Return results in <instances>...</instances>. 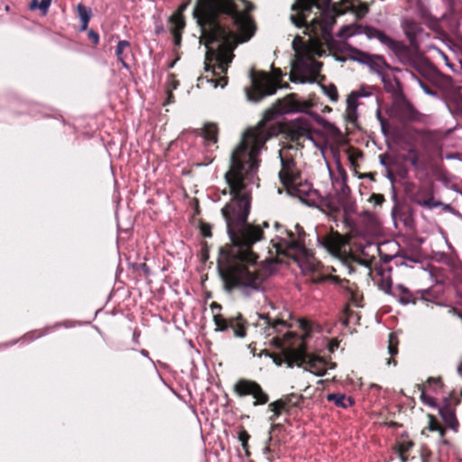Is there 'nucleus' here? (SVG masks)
<instances>
[{
  "label": "nucleus",
  "mask_w": 462,
  "mask_h": 462,
  "mask_svg": "<svg viewBox=\"0 0 462 462\" xmlns=\"http://www.w3.org/2000/svg\"><path fill=\"white\" fill-rule=\"evenodd\" d=\"M249 439H250V435H249V433H248L246 430H241V431L239 432V434H238V439H239V441L241 442L242 447H243V448L245 449V455H246L247 457H249V456H250V452H249V450H248V448H249V446H248V440H249Z\"/></svg>",
  "instance_id": "ea45409f"
},
{
  "label": "nucleus",
  "mask_w": 462,
  "mask_h": 462,
  "mask_svg": "<svg viewBox=\"0 0 462 462\" xmlns=\"http://www.w3.org/2000/svg\"><path fill=\"white\" fill-rule=\"evenodd\" d=\"M282 427V424H280V423H273V424H272V426H271V430H276V429H281Z\"/></svg>",
  "instance_id": "052dcab7"
},
{
  "label": "nucleus",
  "mask_w": 462,
  "mask_h": 462,
  "mask_svg": "<svg viewBox=\"0 0 462 462\" xmlns=\"http://www.w3.org/2000/svg\"><path fill=\"white\" fill-rule=\"evenodd\" d=\"M185 26H179L176 23H169V30L173 36L174 46L180 47L181 44V34Z\"/></svg>",
  "instance_id": "473e14b6"
},
{
  "label": "nucleus",
  "mask_w": 462,
  "mask_h": 462,
  "mask_svg": "<svg viewBox=\"0 0 462 462\" xmlns=\"http://www.w3.org/2000/svg\"><path fill=\"white\" fill-rule=\"evenodd\" d=\"M163 31V28L162 27H157L156 28V32L159 33L160 32H162Z\"/></svg>",
  "instance_id": "69168bd1"
},
{
  "label": "nucleus",
  "mask_w": 462,
  "mask_h": 462,
  "mask_svg": "<svg viewBox=\"0 0 462 462\" xmlns=\"http://www.w3.org/2000/svg\"><path fill=\"white\" fill-rule=\"evenodd\" d=\"M446 158L448 159V160L458 159L459 158V154L458 153H449V154L446 155Z\"/></svg>",
  "instance_id": "bf43d9fd"
},
{
  "label": "nucleus",
  "mask_w": 462,
  "mask_h": 462,
  "mask_svg": "<svg viewBox=\"0 0 462 462\" xmlns=\"http://www.w3.org/2000/svg\"><path fill=\"white\" fill-rule=\"evenodd\" d=\"M412 165H417L418 158L415 156L411 160Z\"/></svg>",
  "instance_id": "e2e57ef3"
},
{
  "label": "nucleus",
  "mask_w": 462,
  "mask_h": 462,
  "mask_svg": "<svg viewBox=\"0 0 462 462\" xmlns=\"http://www.w3.org/2000/svg\"><path fill=\"white\" fill-rule=\"evenodd\" d=\"M399 298V301L402 305H407L410 303H415V299L413 298L411 292L403 285H398L396 287L395 292Z\"/></svg>",
  "instance_id": "c756f323"
},
{
  "label": "nucleus",
  "mask_w": 462,
  "mask_h": 462,
  "mask_svg": "<svg viewBox=\"0 0 462 462\" xmlns=\"http://www.w3.org/2000/svg\"><path fill=\"white\" fill-rule=\"evenodd\" d=\"M173 98H174L173 94L171 91H168V97H167V101H166L165 105L172 103Z\"/></svg>",
  "instance_id": "13d9d810"
},
{
  "label": "nucleus",
  "mask_w": 462,
  "mask_h": 462,
  "mask_svg": "<svg viewBox=\"0 0 462 462\" xmlns=\"http://www.w3.org/2000/svg\"><path fill=\"white\" fill-rule=\"evenodd\" d=\"M77 11L80 21H90L92 14L90 8L85 6L83 4H79L77 5Z\"/></svg>",
  "instance_id": "4c0bfd02"
},
{
  "label": "nucleus",
  "mask_w": 462,
  "mask_h": 462,
  "mask_svg": "<svg viewBox=\"0 0 462 462\" xmlns=\"http://www.w3.org/2000/svg\"><path fill=\"white\" fill-rule=\"evenodd\" d=\"M234 392L239 397L253 396L254 406L263 405L269 402V395L258 383L253 380L239 379L234 385Z\"/></svg>",
  "instance_id": "6e6552de"
},
{
  "label": "nucleus",
  "mask_w": 462,
  "mask_h": 462,
  "mask_svg": "<svg viewBox=\"0 0 462 462\" xmlns=\"http://www.w3.org/2000/svg\"><path fill=\"white\" fill-rule=\"evenodd\" d=\"M131 43L126 40H120L116 47V56L117 60L122 64L123 68L129 70L130 66L126 63L125 59L131 53Z\"/></svg>",
  "instance_id": "4be33fe9"
},
{
  "label": "nucleus",
  "mask_w": 462,
  "mask_h": 462,
  "mask_svg": "<svg viewBox=\"0 0 462 462\" xmlns=\"http://www.w3.org/2000/svg\"><path fill=\"white\" fill-rule=\"evenodd\" d=\"M448 312H449L450 314H452V315H456V316L459 317L460 319H462V313H461V312H459V311H458L456 308H454V307H450V308H449Z\"/></svg>",
  "instance_id": "3c124183"
},
{
  "label": "nucleus",
  "mask_w": 462,
  "mask_h": 462,
  "mask_svg": "<svg viewBox=\"0 0 462 462\" xmlns=\"http://www.w3.org/2000/svg\"><path fill=\"white\" fill-rule=\"evenodd\" d=\"M301 400V396H298L295 394L288 395L284 398L279 399L278 401H284L286 402V413H290V409L291 407H296L300 404Z\"/></svg>",
  "instance_id": "c9c22d12"
},
{
  "label": "nucleus",
  "mask_w": 462,
  "mask_h": 462,
  "mask_svg": "<svg viewBox=\"0 0 462 462\" xmlns=\"http://www.w3.org/2000/svg\"><path fill=\"white\" fill-rule=\"evenodd\" d=\"M140 353H141V355H142V356H145V357H148V356H149L148 351H147V350H145V349H142V350L140 351Z\"/></svg>",
  "instance_id": "680f3d73"
},
{
  "label": "nucleus",
  "mask_w": 462,
  "mask_h": 462,
  "mask_svg": "<svg viewBox=\"0 0 462 462\" xmlns=\"http://www.w3.org/2000/svg\"><path fill=\"white\" fill-rule=\"evenodd\" d=\"M29 6H30V9H32V10H34L37 8L40 9V2L38 0H31Z\"/></svg>",
  "instance_id": "8fccbe9b"
},
{
  "label": "nucleus",
  "mask_w": 462,
  "mask_h": 462,
  "mask_svg": "<svg viewBox=\"0 0 462 462\" xmlns=\"http://www.w3.org/2000/svg\"><path fill=\"white\" fill-rule=\"evenodd\" d=\"M366 66L369 67V69L375 72L380 78L382 75H384L385 73L383 71V69H391L390 65L386 62L385 59L381 55H371L370 56V61H368Z\"/></svg>",
  "instance_id": "b1692460"
},
{
  "label": "nucleus",
  "mask_w": 462,
  "mask_h": 462,
  "mask_svg": "<svg viewBox=\"0 0 462 462\" xmlns=\"http://www.w3.org/2000/svg\"><path fill=\"white\" fill-rule=\"evenodd\" d=\"M279 132L278 126H268L264 123L248 129L232 152L229 170L225 173L232 196L221 209L232 243L228 252L230 263L226 281L230 288H241L245 296L262 288V279L254 267L258 254L253 251V246L264 238L262 226L248 222L252 201L251 186L257 179L261 151L265 143Z\"/></svg>",
  "instance_id": "f257e3e1"
},
{
  "label": "nucleus",
  "mask_w": 462,
  "mask_h": 462,
  "mask_svg": "<svg viewBox=\"0 0 462 462\" xmlns=\"http://www.w3.org/2000/svg\"><path fill=\"white\" fill-rule=\"evenodd\" d=\"M322 63L312 57L300 58L298 60V69L313 76L320 71Z\"/></svg>",
  "instance_id": "412c9836"
},
{
  "label": "nucleus",
  "mask_w": 462,
  "mask_h": 462,
  "mask_svg": "<svg viewBox=\"0 0 462 462\" xmlns=\"http://www.w3.org/2000/svg\"><path fill=\"white\" fill-rule=\"evenodd\" d=\"M381 80L386 92L394 96L402 95V86L400 81L395 77H391L388 74L382 75Z\"/></svg>",
  "instance_id": "5701e85b"
},
{
  "label": "nucleus",
  "mask_w": 462,
  "mask_h": 462,
  "mask_svg": "<svg viewBox=\"0 0 462 462\" xmlns=\"http://www.w3.org/2000/svg\"><path fill=\"white\" fill-rule=\"evenodd\" d=\"M318 244L326 249L328 253L337 256L340 254L346 241L338 232H329L324 236H318Z\"/></svg>",
  "instance_id": "4468645a"
},
{
  "label": "nucleus",
  "mask_w": 462,
  "mask_h": 462,
  "mask_svg": "<svg viewBox=\"0 0 462 462\" xmlns=\"http://www.w3.org/2000/svg\"><path fill=\"white\" fill-rule=\"evenodd\" d=\"M278 105L277 112L279 114L295 113L302 109L301 104L293 96H288L284 99L279 100Z\"/></svg>",
  "instance_id": "aec40b11"
},
{
  "label": "nucleus",
  "mask_w": 462,
  "mask_h": 462,
  "mask_svg": "<svg viewBox=\"0 0 462 462\" xmlns=\"http://www.w3.org/2000/svg\"><path fill=\"white\" fill-rule=\"evenodd\" d=\"M433 83L448 98H455L461 90V87L455 85L451 77L441 73L434 78Z\"/></svg>",
  "instance_id": "dca6fc26"
},
{
  "label": "nucleus",
  "mask_w": 462,
  "mask_h": 462,
  "mask_svg": "<svg viewBox=\"0 0 462 462\" xmlns=\"http://www.w3.org/2000/svg\"><path fill=\"white\" fill-rule=\"evenodd\" d=\"M357 91L352 92L346 99V109L352 114H356L357 110V98L360 97Z\"/></svg>",
  "instance_id": "f704fd0d"
},
{
  "label": "nucleus",
  "mask_w": 462,
  "mask_h": 462,
  "mask_svg": "<svg viewBox=\"0 0 462 462\" xmlns=\"http://www.w3.org/2000/svg\"><path fill=\"white\" fill-rule=\"evenodd\" d=\"M417 203L420 206L426 207L428 208H437L440 204V203L434 202V199L432 198H430L429 199L422 200V201H417Z\"/></svg>",
  "instance_id": "79ce46f5"
},
{
  "label": "nucleus",
  "mask_w": 462,
  "mask_h": 462,
  "mask_svg": "<svg viewBox=\"0 0 462 462\" xmlns=\"http://www.w3.org/2000/svg\"><path fill=\"white\" fill-rule=\"evenodd\" d=\"M188 5H189L188 2L181 4L178 7V9L170 16V18L168 20V23H176V24H179V26L180 25L185 26L186 23H185L183 13L187 9Z\"/></svg>",
  "instance_id": "c85d7f7f"
},
{
  "label": "nucleus",
  "mask_w": 462,
  "mask_h": 462,
  "mask_svg": "<svg viewBox=\"0 0 462 462\" xmlns=\"http://www.w3.org/2000/svg\"><path fill=\"white\" fill-rule=\"evenodd\" d=\"M330 3L331 0H296L291 10L298 14H291V21L299 28L304 27L310 36L321 37L328 42L333 40L332 30L336 23Z\"/></svg>",
  "instance_id": "7ed1b4c3"
},
{
  "label": "nucleus",
  "mask_w": 462,
  "mask_h": 462,
  "mask_svg": "<svg viewBox=\"0 0 462 462\" xmlns=\"http://www.w3.org/2000/svg\"><path fill=\"white\" fill-rule=\"evenodd\" d=\"M362 32L364 34H365V36L369 40H372V39L378 40L380 42V43H382L383 45L387 47L389 50L391 49V47L393 45V43L396 41V40H393V38H391L390 36L386 35L383 31L376 29L374 27H372V26H365Z\"/></svg>",
  "instance_id": "6ab92c4d"
},
{
  "label": "nucleus",
  "mask_w": 462,
  "mask_h": 462,
  "mask_svg": "<svg viewBox=\"0 0 462 462\" xmlns=\"http://www.w3.org/2000/svg\"><path fill=\"white\" fill-rule=\"evenodd\" d=\"M250 80L252 85L251 88H245V93L248 100L253 102H259L264 97L274 94L275 89H273L272 87L267 86L262 80L258 79L253 69L250 70Z\"/></svg>",
  "instance_id": "ddd939ff"
},
{
  "label": "nucleus",
  "mask_w": 462,
  "mask_h": 462,
  "mask_svg": "<svg viewBox=\"0 0 462 462\" xmlns=\"http://www.w3.org/2000/svg\"><path fill=\"white\" fill-rule=\"evenodd\" d=\"M346 113H347L348 121L354 122L356 119V113L354 115V114L350 113V111H348L347 109H346Z\"/></svg>",
  "instance_id": "5fc2aeb1"
},
{
  "label": "nucleus",
  "mask_w": 462,
  "mask_h": 462,
  "mask_svg": "<svg viewBox=\"0 0 462 462\" xmlns=\"http://www.w3.org/2000/svg\"><path fill=\"white\" fill-rule=\"evenodd\" d=\"M439 411L447 427L457 431L458 428V421L456 418L455 410L450 406L448 399L444 400V403L439 407Z\"/></svg>",
  "instance_id": "a211bd4d"
},
{
  "label": "nucleus",
  "mask_w": 462,
  "mask_h": 462,
  "mask_svg": "<svg viewBox=\"0 0 462 462\" xmlns=\"http://www.w3.org/2000/svg\"><path fill=\"white\" fill-rule=\"evenodd\" d=\"M200 233L203 237L209 238L212 236L211 229L212 226L207 222H200L199 224Z\"/></svg>",
  "instance_id": "a19ab883"
},
{
  "label": "nucleus",
  "mask_w": 462,
  "mask_h": 462,
  "mask_svg": "<svg viewBox=\"0 0 462 462\" xmlns=\"http://www.w3.org/2000/svg\"><path fill=\"white\" fill-rule=\"evenodd\" d=\"M258 332L264 337L270 338L269 344L278 349H281L285 358H287L292 350L296 347L298 337H303V335H297L290 330V325L287 321L279 319H271L268 315H259V320L256 323Z\"/></svg>",
  "instance_id": "39448f33"
},
{
  "label": "nucleus",
  "mask_w": 462,
  "mask_h": 462,
  "mask_svg": "<svg viewBox=\"0 0 462 462\" xmlns=\"http://www.w3.org/2000/svg\"><path fill=\"white\" fill-rule=\"evenodd\" d=\"M393 113L394 116L402 123L420 120V113L406 99L401 100L394 105Z\"/></svg>",
  "instance_id": "2eb2a0df"
},
{
  "label": "nucleus",
  "mask_w": 462,
  "mask_h": 462,
  "mask_svg": "<svg viewBox=\"0 0 462 462\" xmlns=\"http://www.w3.org/2000/svg\"><path fill=\"white\" fill-rule=\"evenodd\" d=\"M297 40L301 41V39H300V36H297V37L294 39L292 45H293V48H294L295 50H296L295 44H296V41H297Z\"/></svg>",
  "instance_id": "0e129e2a"
},
{
  "label": "nucleus",
  "mask_w": 462,
  "mask_h": 462,
  "mask_svg": "<svg viewBox=\"0 0 462 462\" xmlns=\"http://www.w3.org/2000/svg\"><path fill=\"white\" fill-rule=\"evenodd\" d=\"M413 445L414 444L411 440H402L398 443L397 449L402 462L407 460L406 455L412 448Z\"/></svg>",
  "instance_id": "72a5a7b5"
},
{
  "label": "nucleus",
  "mask_w": 462,
  "mask_h": 462,
  "mask_svg": "<svg viewBox=\"0 0 462 462\" xmlns=\"http://www.w3.org/2000/svg\"><path fill=\"white\" fill-rule=\"evenodd\" d=\"M51 0H41L40 10L43 15H46L51 6Z\"/></svg>",
  "instance_id": "37998d69"
},
{
  "label": "nucleus",
  "mask_w": 462,
  "mask_h": 462,
  "mask_svg": "<svg viewBox=\"0 0 462 462\" xmlns=\"http://www.w3.org/2000/svg\"><path fill=\"white\" fill-rule=\"evenodd\" d=\"M359 95H361L360 97H366L368 96V94L365 93V92H357Z\"/></svg>",
  "instance_id": "774afa93"
},
{
  "label": "nucleus",
  "mask_w": 462,
  "mask_h": 462,
  "mask_svg": "<svg viewBox=\"0 0 462 462\" xmlns=\"http://www.w3.org/2000/svg\"><path fill=\"white\" fill-rule=\"evenodd\" d=\"M402 28L411 46H415L418 40H420L424 33V30L420 23L413 20L404 21L402 23Z\"/></svg>",
  "instance_id": "f3484780"
},
{
  "label": "nucleus",
  "mask_w": 462,
  "mask_h": 462,
  "mask_svg": "<svg viewBox=\"0 0 462 462\" xmlns=\"http://www.w3.org/2000/svg\"><path fill=\"white\" fill-rule=\"evenodd\" d=\"M327 400L333 402L336 406L346 409L355 403V400L351 396H346L344 393H328Z\"/></svg>",
  "instance_id": "a878e982"
},
{
  "label": "nucleus",
  "mask_w": 462,
  "mask_h": 462,
  "mask_svg": "<svg viewBox=\"0 0 462 462\" xmlns=\"http://www.w3.org/2000/svg\"><path fill=\"white\" fill-rule=\"evenodd\" d=\"M351 35V33L348 32V28L347 27H342L338 32L337 33V36L338 38H347Z\"/></svg>",
  "instance_id": "49530a36"
},
{
  "label": "nucleus",
  "mask_w": 462,
  "mask_h": 462,
  "mask_svg": "<svg viewBox=\"0 0 462 462\" xmlns=\"http://www.w3.org/2000/svg\"><path fill=\"white\" fill-rule=\"evenodd\" d=\"M203 135L206 141L216 143L217 141V127L215 124H207L203 128Z\"/></svg>",
  "instance_id": "2f4dec72"
},
{
  "label": "nucleus",
  "mask_w": 462,
  "mask_h": 462,
  "mask_svg": "<svg viewBox=\"0 0 462 462\" xmlns=\"http://www.w3.org/2000/svg\"><path fill=\"white\" fill-rule=\"evenodd\" d=\"M88 39L93 42L94 45L98 44L99 42V35L97 32L90 30L88 33Z\"/></svg>",
  "instance_id": "a18cd8bd"
},
{
  "label": "nucleus",
  "mask_w": 462,
  "mask_h": 462,
  "mask_svg": "<svg viewBox=\"0 0 462 462\" xmlns=\"http://www.w3.org/2000/svg\"><path fill=\"white\" fill-rule=\"evenodd\" d=\"M210 307H211V310H212L213 311H215L216 310H221V309H222L221 305H220V304H218V303H217V302H212V303H211V305H210Z\"/></svg>",
  "instance_id": "6e6d98bb"
},
{
  "label": "nucleus",
  "mask_w": 462,
  "mask_h": 462,
  "mask_svg": "<svg viewBox=\"0 0 462 462\" xmlns=\"http://www.w3.org/2000/svg\"><path fill=\"white\" fill-rule=\"evenodd\" d=\"M323 92L327 95L332 102H337L338 99V94L337 87L334 84L328 86H322Z\"/></svg>",
  "instance_id": "e433bc0d"
},
{
  "label": "nucleus",
  "mask_w": 462,
  "mask_h": 462,
  "mask_svg": "<svg viewBox=\"0 0 462 462\" xmlns=\"http://www.w3.org/2000/svg\"><path fill=\"white\" fill-rule=\"evenodd\" d=\"M80 22H81L80 31H86L88 29L89 21H80Z\"/></svg>",
  "instance_id": "4d7b16f0"
},
{
  "label": "nucleus",
  "mask_w": 462,
  "mask_h": 462,
  "mask_svg": "<svg viewBox=\"0 0 462 462\" xmlns=\"http://www.w3.org/2000/svg\"><path fill=\"white\" fill-rule=\"evenodd\" d=\"M373 198L374 199L376 204H381L384 201V198L381 194H374Z\"/></svg>",
  "instance_id": "09e8293b"
},
{
  "label": "nucleus",
  "mask_w": 462,
  "mask_h": 462,
  "mask_svg": "<svg viewBox=\"0 0 462 462\" xmlns=\"http://www.w3.org/2000/svg\"><path fill=\"white\" fill-rule=\"evenodd\" d=\"M213 320L217 327V331L224 332L231 328L234 336L236 337L243 338L246 336L247 321L243 318L241 313L228 318H225L221 314H214Z\"/></svg>",
  "instance_id": "9b49d317"
},
{
  "label": "nucleus",
  "mask_w": 462,
  "mask_h": 462,
  "mask_svg": "<svg viewBox=\"0 0 462 462\" xmlns=\"http://www.w3.org/2000/svg\"><path fill=\"white\" fill-rule=\"evenodd\" d=\"M376 116H377L378 120L380 121V124H381V125H382V129H383V130H384L385 121H384V119H383V116H382V114H381L380 109H378V110H377V112H376Z\"/></svg>",
  "instance_id": "de8ad7c7"
},
{
  "label": "nucleus",
  "mask_w": 462,
  "mask_h": 462,
  "mask_svg": "<svg viewBox=\"0 0 462 462\" xmlns=\"http://www.w3.org/2000/svg\"><path fill=\"white\" fill-rule=\"evenodd\" d=\"M420 398L424 403H426L430 406L433 407L436 405V402H435L434 398L426 395V393L424 392L421 393Z\"/></svg>",
  "instance_id": "c03bdc74"
},
{
  "label": "nucleus",
  "mask_w": 462,
  "mask_h": 462,
  "mask_svg": "<svg viewBox=\"0 0 462 462\" xmlns=\"http://www.w3.org/2000/svg\"><path fill=\"white\" fill-rule=\"evenodd\" d=\"M338 177L332 178L334 194L322 198L319 207L328 215L336 216L342 212L346 218L355 213L356 203L347 185V174L341 166H338Z\"/></svg>",
  "instance_id": "423d86ee"
},
{
  "label": "nucleus",
  "mask_w": 462,
  "mask_h": 462,
  "mask_svg": "<svg viewBox=\"0 0 462 462\" xmlns=\"http://www.w3.org/2000/svg\"><path fill=\"white\" fill-rule=\"evenodd\" d=\"M263 227H269V223H268L267 221H264V222L263 223Z\"/></svg>",
  "instance_id": "338daca9"
},
{
  "label": "nucleus",
  "mask_w": 462,
  "mask_h": 462,
  "mask_svg": "<svg viewBox=\"0 0 462 462\" xmlns=\"http://www.w3.org/2000/svg\"><path fill=\"white\" fill-rule=\"evenodd\" d=\"M291 80L292 82H298V81H299V82H300V83H304V82H307V81H308V79H307L306 78H303V79H297V77H296V76H294V75H291Z\"/></svg>",
  "instance_id": "864d4df0"
},
{
  "label": "nucleus",
  "mask_w": 462,
  "mask_h": 462,
  "mask_svg": "<svg viewBox=\"0 0 462 462\" xmlns=\"http://www.w3.org/2000/svg\"><path fill=\"white\" fill-rule=\"evenodd\" d=\"M300 326L304 330V337H298L296 347L292 350L286 360L290 366L294 364L297 365H305L306 370L318 376H322L326 374L327 364L323 358L315 356L306 350L305 340L306 337L310 336L308 324L306 322H301Z\"/></svg>",
  "instance_id": "0eeeda50"
},
{
  "label": "nucleus",
  "mask_w": 462,
  "mask_h": 462,
  "mask_svg": "<svg viewBox=\"0 0 462 462\" xmlns=\"http://www.w3.org/2000/svg\"><path fill=\"white\" fill-rule=\"evenodd\" d=\"M245 5L246 12H250L254 9V5L251 2H248L247 0H241Z\"/></svg>",
  "instance_id": "603ef678"
},
{
  "label": "nucleus",
  "mask_w": 462,
  "mask_h": 462,
  "mask_svg": "<svg viewBox=\"0 0 462 462\" xmlns=\"http://www.w3.org/2000/svg\"><path fill=\"white\" fill-rule=\"evenodd\" d=\"M274 227L277 235L270 241L268 247L270 260L274 261L275 257L282 255L292 258L298 263L310 261L312 254L306 248L304 241L306 234L302 226L297 224L293 232L275 222Z\"/></svg>",
  "instance_id": "20e7f679"
},
{
  "label": "nucleus",
  "mask_w": 462,
  "mask_h": 462,
  "mask_svg": "<svg viewBox=\"0 0 462 462\" xmlns=\"http://www.w3.org/2000/svg\"><path fill=\"white\" fill-rule=\"evenodd\" d=\"M286 402L284 401H275L268 404V411L272 412V415L268 418L270 422H274L282 414L286 413Z\"/></svg>",
  "instance_id": "bb28decb"
},
{
  "label": "nucleus",
  "mask_w": 462,
  "mask_h": 462,
  "mask_svg": "<svg viewBox=\"0 0 462 462\" xmlns=\"http://www.w3.org/2000/svg\"><path fill=\"white\" fill-rule=\"evenodd\" d=\"M388 354L390 357L385 359V363L387 365H396V361L393 358L394 356L398 354V339L397 337L393 333L389 334L388 339Z\"/></svg>",
  "instance_id": "cd10ccee"
},
{
  "label": "nucleus",
  "mask_w": 462,
  "mask_h": 462,
  "mask_svg": "<svg viewBox=\"0 0 462 462\" xmlns=\"http://www.w3.org/2000/svg\"><path fill=\"white\" fill-rule=\"evenodd\" d=\"M288 189H291L293 193V195L298 196L301 200H305L309 197L311 196V194L314 192V190L311 189L310 184L308 183H300L298 180L295 181L294 184L291 185L290 187H286Z\"/></svg>",
  "instance_id": "393cba45"
},
{
  "label": "nucleus",
  "mask_w": 462,
  "mask_h": 462,
  "mask_svg": "<svg viewBox=\"0 0 462 462\" xmlns=\"http://www.w3.org/2000/svg\"><path fill=\"white\" fill-rule=\"evenodd\" d=\"M291 148V146H289L279 152L282 165V169L279 172V178L284 187H290L300 178V172L296 168L295 161L290 153V150Z\"/></svg>",
  "instance_id": "9d476101"
},
{
  "label": "nucleus",
  "mask_w": 462,
  "mask_h": 462,
  "mask_svg": "<svg viewBox=\"0 0 462 462\" xmlns=\"http://www.w3.org/2000/svg\"><path fill=\"white\" fill-rule=\"evenodd\" d=\"M411 76L416 79V81L419 83L421 89L424 91L425 94L433 97L435 98H439V95L437 91L432 90L427 84H425L422 80H420L414 73H411Z\"/></svg>",
  "instance_id": "58836bf2"
},
{
  "label": "nucleus",
  "mask_w": 462,
  "mask_h": 462,
  "mask_svg": "<svg viewBox=\"0 0 462 462\" xmlns=\"http://www.w3.org/2000/svg\"><path fill=\"white\" fill-rule=\"evenodd\" d=\"M390 51L397 57L398 60L405 65L414 69H418L420 65V54L405 45L402 42L395 41Z\"/></svg>",
  "instance_id": "f8f14e48"
},
{
  "label": "nucleus",
  "mask_w": 462,
  "mask_h": 462,
  "mask_svg": "<svg viewBox=\"0 0 462 462\" xmlns=\"http://www.w3.org/2000/svg\"><path fill=\"white\" fill-rule=\"evenodd\" d=\"M282 131L290 141L300 143V140H313L312 125L310 120L299 117L283 125Z\"/></svg>",
  "instance_id": "1a4fd4ad"
},
{
  "label": "nucleus",
  "mask_w": 462,
  "mask_h": 462,
  "mask_svg": "<svg viewBox=\"0 0 462 462\" xmlns=\"http://www.w3.org/2000/svg\"><path fill=\"white\" fill-rule=\"evenodd\" d=\"M193 16L201 30L205 41V76L207 82L216 88L227 84V77L220 74L227 72L239 43L249 41L255 32L252 19L241 13L232 0H197Z\"/></svg>",
  "instance_id": "f03ea898"
},
{
  "label": "nucleus",
  "mask_w": 462,
  "mask_h": 462,
  "mask_svg": "<svg viewBox=\"0 0 462 462\" xmlns=\"http://www.w3.org/2000/svg\"><path fill=\"white\" fill-rule=\"evenodd\" d=\"M371 55L372 54L365 52L359 49L354 47L350 48L349 59L358 63L365 65L368 61H370Z\"/></svg>",
  "instance_id": "7c9ffc66"
}]
</instances>
